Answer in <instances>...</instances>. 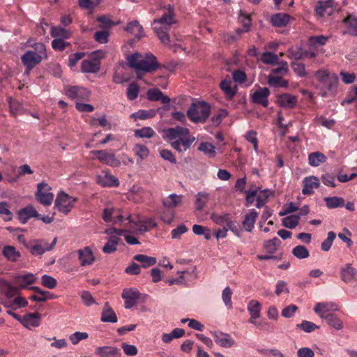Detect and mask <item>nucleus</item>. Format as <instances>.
Returning <instances> with one entry per match:
<instances>
[{
	"label": "nucleus",
	"instance_id": "obj_15",
	"mask_svg": "<svg viewBox=\"0 0 357 357\" xmlns=\"http://www.w3.org/2000/svg\"><path fill=\"white\" fill-rule=\"evenodd\" d=\"M181 265H183V262L180 261V284L188 285V282H192L197 278V268L192 264L188 265L186 268L181 267Z\"/></svg>",
	"mask_w": 357,
	"mask_h": 357
},
{
	"label": "nucleus",
	"instance_id": "obj_24",
	"mask_svg": "<svg viewBox=\"0 0 357 357\" xmlns=\"http://www.w3.org/2000/svg\"><path fill=\"white\" fill-rule=\"evenodd\" d=\"M18 218L22 224H25L31 218H39V213L33 206L29 205L19 211Z\"/></svg>",
	"mask_w": 357,
	"mask_h": 357
},
{
	"label": "nucleus",
	"instance_id": "obj_57",
	"mask_svg": "<svg viewBox=\"0 0 357 357\" xmlns=\"http://www.w3.org/2000/svg\"><path fill=\"white\" fill-rule=\"evenodd\" d=\"M292 254L298 259H303L309 257L310 253L307 248L304 245H297L292 250Z\"/></svg>",
	"mask_w": 357,
	"mask_h": 357
},
{
	"label": "nucleus",
	"instance_id": "obj_22",
	"mask_svg": "<svg viewBox=\"0 0 357 357\" xmlns=\"http://www.w3.org/2000/svg\"><path fill=\"white\" fill-rule=\"evenodd\" d=\"M30 289L38 294V295H32L29 297V299L36 302H45L48 299H54L57 297L50 291L42 290L40 287L36 286L30 287Z\"/></svg>",
	"mask_w": 357,
	"mask_h": 357
},
{
	"label": "nucleus",
	"instance_id": "obj_25",
	"mask_svg": "<svg viewBox=\"0 0 357 357\" xmlns=\"http://www.w3.org/2000/svg\"><path fill=\"white\" fill-rule=\"evenodd\" d=\"M95 354L100 357H118L121 350L115 347H99L96 349Z\"/></svg>",
	"mask_w": 357,
	"mask_h": 357
},
{
	"label": "nucleus",
	"instance_id": "obj_19",
	"mask_svg": "<svg viewBox=\"0 0 357 357\" xmlns=\"http://www.w3.org/2000/svg\"><path fill=\"white\" fill-rule=\"evenodd\" d=\"M97 183L102 187H117L119 185V180L106 171H102L97 176Z\"/></svg>",
	"mask_w": 357,
	"mask_h": 357
},
{
	"label": "nucleus",
	"instance_id": "obj_49",
	"mask_svg": "<svg viewBox=\"0 0 357 357\" xmlns=\"http://www.w3.org/2000/svg\"><path fill=\"white\" fill-rule=\"evenodd\" d=\"M209 198L208 195L207 193L204 192H199L196 195V200H195V208L196 211L201 212L206 204L208 202Z\"/></svg>",
	"mask_w": 357,
	"mask_h": 357
},
{
	"label": "nucleus",
	"instance_id": "obj_34",
	"mask_svg": "<svg viewBox=\"0 0 357 357\" xmlns=\"http://www.w3.org/2000/svg\"><path fill=\"white\" fill-rule=\"evenodd\" d=\"M258 215V213L255 209H252L249 213H247L245 215L242 225L245 231L248 232H251L252 231Z\"/></svg>",
	"mask_w": 357,
	"mask_h": 357
},
{
	"label": "nucleus",
	"instance_id": "obj_35",
	"mask_svg": "<svg viewBox=\"0 0 357 357\" xmlns=\"http://www.w3.org/2000/svg\"><path fill=\"white\" fill-rule=\"evenodd\" d=\"M100 319L102 322L116 323L117 321L116 313L109 306L108 302L105 303Z\"/></svg>",
	"mask_w": 357,
	"mask_h": 357
},
{
	"label": "nucleus",
	"instance_id": "obj_55",
	"mask_svg": "<svg viewBox=\"0 0 357 357\" xmlns=\"http://www.w3.org/2000/svg\"><path fill=\"white\" fill-rule=\"evenodd\" d=\"M328 303H318L314 306V310L322 319L324 316H327L331 312H329Z\"/></svg>",
	"mask_w": 357,
	"mask_h": 357
},
{
	"label": "nucleus",
	"instance_id": "obj_4",
	"mask_svg": "<svg viewBox=\"0 0 357 357\" xmlns=\"http://www.w3.org/2000/svg\"><path fill=\"white\" fill-rule=\"evenodd\" d=\"M56 242V238H54L50 243L45 239L40 238L31 239L28 241L24 240L22 241V244L29 250L31 255L35 257H41L45 252L53 250Z\"/></svg>",
	"mask_w": 357,
	"mask_h": 357
},
{
	"label": "nucleus",
	"instance_id": "obj_61",
	"mask_svg": "<svg viewBox=\"0 0 357 357\" xmlns=\"http://www.w3.org/2000/svg\"><path fill=\"white\" fill-rule=\"evenodd\" d=\"M139 88L137 84L132 82L129 84L127 89V98L130 100H134L138 96Z\"/></svg>",
	"mask_w": 357,
	"mask_h": 357
},
{
	"label": "nucleus",
	"instance_id": "obj_50",
	"mask_svg": "<svg viewBox=\"0 0 357 357\" xmlns=\"http://www.w3.org/2000/svg\"><path fill=\"white\" fill-rule=\"evenodd\" d=\"M299 220V215L294 214L284 218L282 225L284 227L292 229L298 225Z\"/></svg>",
	"mask_w": 357,
	"mask_h": 357
},
{
	"label": "nucleus",
	"instance_id": "obj_52",
	"mask_svg": "<svg viewBox=\"0 0 357 357\" xmlns=\"http://www.w3.org/2000/svg\"><path fill=\"white\" fill-rule=\"evenodd\" d=\"M135 154L137 155L141 160H143L149 155V150L146 145L137 144L132 149Z\"/></svg>",
	"mask_w": 357,
	"mask_h": 357
},
{
	"label": "nucleus",
	"instance_id": "obj_59",
	"mask_svg": "<svg viewBox=\"0 0 357 357\" xmlns=\"http://www.w3.org/2000/svg\"><path fill=\"white\" fill-rule=\"evenodd\" d=\"M154 134L155 132L151 127H143L135 130V136L139 138H151Z\"/></svg>",
	"mask_w": 357,
	"mask_h": 357
},
{
	"label": "nucleus",
	"instance_id": "obj_64",
	"mask_svg": "<svg viewBox=\"0 0 357 357\" xmlns=\"http://www.w3.org/2000/svg\"><path fill=\"white\" fill-rule=\"evenodd\" d=\"M291 68L294 73L301 77H304L307 75V73L305 71V65L302 63H298L296 61H292L291 63Z\"/></svg>",
	"mask_w": 357,
	"mask_h": 357
},
{
	"label": "nucleus",
	"instance_id": "obj_48",
	"mask_svg": "<svg viewBox=\"0 0 357 357\" xmlns=\"http://www.w3.org/2000/svg\"><path fill=\"white\" fill-rule=\"evenodd\" d=\"M120 238L116 236H110L107 243L104 245L102 251L106 254L114 252L117 249V245Z\"/></svg>",
	"mask_w": 357,
	"mask_h": 357
},
{
	"label": "nucleus",
	"instance_id": "obj_53",
	"mask_svg": "<svg viewBox=\"0 0 357 357\" xmlns=\"http://www.w3.org/2000/svg\"><path fill=\"white\" fill-rule=\"evenodd\" d=\"M228 114L229 112L227 109H220L216 114H214L211 119L212 126L215 127L218 126L222 123V119L227 117Z\"/></svg>",
	"mask_w": 357,
	"mask_h": 357
},
{
	"label": "nucleus",
	"instance_id": "obj_33",
	"mask_svg": "<svg viewBox=\"0 0 357 357\" xmlns=\"http://www.w3.org/2000/svg\"><path fill=\"white\" fill-rule=\"evenodd\" d=\"M291 16L286 13H275L271 17V22L273 26L284 27L289 22Z\"/></svg>",
	"mask_w": 357,
	"mask_h": 357
},
{
	"label": "nucleus",
	"instance_id": "obj_31",
	"mask_svg": "<svg viewBox=\"0 0 357 357\" xmlns=\"http://www.w3.org/2000/svg\"><path fill=\"white\" fill-rule=\"evenodd\" d=\"M2 255L11 262H16L21 257L20 252L13 245H5L2 250Z\"/></svg>",
	"mask_w": 357,
	"mask_h": 357
},
{
	"label": "nucleus",
	"instance_id": "obj_7",
	"mask_svg": "<svg viewBox=\"0 0 357 357\" xmlns=\"http://www.w3.org/2000/svg\"><path fill=\"white\" fill-rule=\"evenodd\" d=\"M75 202V199L61 192L57 195L55 200V207L59 211L68 214L73 208Z\"/></svg>",
	"mask_w": 357,
	"mask_h": 357
},
{
	"label": "nucleus",
	"instance_id": "obj_18",
	"mask_svg": "<svg viewBox=\"0 0 357 357\" xmlns=\"http://www.w3.org/2000/svg\"><path fill=\"white\" fill-rule=\"evenodd\" d=\"M77 253L82 266L91 265L96 260L93 251L89 246L78 250Z\"/></svg>",
	"mask_w": 357,
	"mask_h": 357
},
{
	"label": "nucleus",
	"instance_id": "obj_3",
	"mask_svg": "<svg viewBox=\"0 0 357 357\" xmlns=\"http://www.w3.org/2000/svg\"><path fill=\"white\" fill-rule=\"evenodd\" d=\"M211 106L204 100L193 101L186 112L188 119L195 123H204L208 119Z\"/></svg>",
	"mask_w": 357,
	"mask_h": 357
},
{
	"label": "nucleus",
	"instance_id": "obj_51",
	"mask_svg": "<svg viewBox=\"0 0 357 357\" xmlns=\"http://www.w3.org/2000/svg\"><path fill=\"white\" fill-rule=\"evenodd\" d=\"M155 114V112L154 110H143L139 109L138 112L132 113L130 115V117L134 119L135 121L137 119L144 120L146 119L153 118Z\"/></svg>",
	"mask_w": 357,
	"mask_h": 357
},
{
	"label": "nucleus",
	"instance_id": "obj_36",
	"mask_svg": "<svg viewBox=\"0 0 357 357\" xmlns=\"http://www.w3.org/2000/svg\"><path fill=\"white\" fill-rule=\"evenodd\" d=\"M238 20L243 25V29H237L236 32L240 34L243 32H248L252 25V19L250 15L247 14L244 10H241L239 13Z\"/></svg>",
	"mask_w": 357,
	"mask_h": 357
},
{
	"label": "nucleus",
	"instance_id": "obj_42",
	"mask_svg": "<svg viewBox=\"0 0 357 357\" xmlns=\"http://www.w3.org/2000/svg\"><path fill=\"white\" fill-rule=\"evenodd\" d=\"M215 342L222 347L229 348L234 344V341L229 334L215 335Z\"/></svg>",
	"mask_w": 357,
	"mask_h": 357
},
{
	"label": "nucleus",
	"instance_id": "obj_60",
	"mask_svg": "<svg viewBox=\"0 0 357 357\" xmlns=\"http://www.w3.org/2000/svg\"><path fill=\"white\" fill-rule=\"evenodd\" d=\"M0 215L2 216L3 220L10 221L13 218V213L9 209V206L7 202H0Z\"/></svg>",
	"mask_w": 357,
	"mask_h": 357
},
{
	"label": "nucleus",
	"instance_id": "obj_46",
	"mask_svg": "<svg viewBox=\"0 0 357 357\" xmlns=\"http://www.w3.org/2000/svg\"><path fill=\"white\" fill-rule=\"evenodd\" d=\"M50 34L52 37L54 38L55 39H67L69 38L71 35L69 31L61 26L52 27Z\"/></svg>",
	"mask_w": 357,
	"mask_h": 357
},
{
	"label": "nucleus",
	"instance_id": "obj_2",
	"mask_svg": "<svg viewBox=\"0 0 357 357\" xmlns=\"http://www.w3.org/2000/svg\"><path fill=\"white\" fill-rule=\"evenodd\" d=\"M33 50H27L21 56V61L25 67L24 73L29 75L30 72L43 59L47 58L45 45L43 43L30 44Z\"/></svg>",
	"mask_w": 357,
	"mask_h": 357
},
{
	"label": "nucleus",
	"instance_id": "obj_8",
	"mask_svg": "<svg viewBox=\"0 0 357 357\" xmlns=\"http://www.w3.org/2000/svg\"><path fill=\"white\" fill-rule=\"evenodd\" d=\"M160 65L157 61V58L152 53L145 54L142 57V60L139 67V73L143 71L144 73H153L156 71Z\"/></svg>",
	"mask_w": 357,
	"mask_h": 357
},
{
	"label": "nucleus",
	"instance_id": "obj_17",
	"mask_svg": "<svg viewBox=\"0 0 357 357\" xmlns=\"http://www.w3.org/2000/svg\"><path fill=\"white\" fill-rule=\"evenodd\" d=\"M37 277L31 273H27L24 275H17L13 277V283L16 284L19 289H26L28 285L32 284L36 282Z\"/></svg>",
	"mask_w": 357,
	"mask_h": 357
},
{
	"label": "nucleus",
	"instance_id": "obj_9",
	"mask_svg": "<svg viewBox=\"0 0 357 357\" xmlns=\"http://www.w3.org/2000/svg\"><path fill=\"white\" fill-rule=\"evenodd\" d=\"M315 75L318 77V80L327 84V89L330 91H335L338 85V77L335 74H330L325 70H317Z\"/></svg>",
	"mask_w": 357,
	"mask_h": 357
},
{
	"label": "nucleus",
	"instance_id": "obj_56",
	"mask_svg": "<svg viewBox=\"0 0 357 357\" xmlns=\"http://www.w3.org/2000/svg\"><path fill=\"white\" fill-rule=\"evenodd\" d=\"M192 231L196 235H203L206 240H209L211 237L210 229L202 225H194L192 226Z\"/></svg>",
	"mask_w": 357,
	"mask_h": 357
},
{
	"label": "nucleus",
	"instance_id": "obj_37",
	"mask_svg": "<svg viewBox=\"0 0 357 357\" xmlns=\"http://www.w3.org/2000/svg\"><path fill=\"white\" fill-rule=\"evenodd\" d=\"M142 57H143V56L138 52L133 53V54L128 56V57H127L128 66L131 68H133L135 70L137 75V77L139 79L142 78V76H140V73H139V67L140 63L142 60Z\"/></svg>",
	"mask_w": 357,
	"mask_h": 357
},
{
	"label": "nucleus",
	"instance_id": "obj_6",
	"mask_svg": "<svg viewBox=\"0 0 357 357\" xmlns=\"http://www.w3.org/2000/svg\"><path fill=\"white\" fill-rule=\"evenodd\" d=\"M52 188L47 183L44 182L37 185V192H36V200L43 206H50L53 202L54 195L51 192Z\"/></svg>",
	"mask_w": 357,
	"mask_h": 357
},
{
	"label": "nucleus",
	"instance_id": "obj_38",
	"mask_svg": "<svg viewBox=\"0 0 357 357\" xmlns=\"http://www.w3.org/2000/svg\"><path fill=\"white\" fill-rule=\"evenodd\" d=\"M342 22L349 29V33L353 36H357V17L352 14H349L342 20Z\"/></svg>",
	"mask_w": 357,
	"mask_h": 357
},
{
	"label": "nucleus",
	"instance_id": "obj_23",
	"mask_svg": "<svg viewBox=\"0 0 357 357\" xmlns=\"http://www.w3.org/2000/svg\"><path fill=\"white\" fill-rule=\"evenodd\" d=\"M303 188L302 190V193L303 195H312L314 193V188H318L320 185L319 180L317 177L314 176H311L309 177H306L304 178L303 181Z\"/></svg>",
	"mask_w": 357,
	"mask_h": 357
},
{
	"label": "nucleus",
	"instance_id": "obj_62",
	"mask_svg": "<svg viewBox=\"0 0 357 357\" xmlns=\"http://www.w3.org/2000/svg\"><path fill=\"white\" fill-rule=\"evenodd\" d=\"M261 61L265 64L275 65L278 61V56L271 52H265L262 54Z\"/></svg>",
	"mask_w": 357,
	"mask_h": 357
},
{
	"label": "nucleus",
	"instance_id": "obj_47",
	"mask_svg": "<svg viewBox=\"0 0 357 357\" xmlns=\"http://www.w3.org/2000/svg\"><path fill=\"white\" fill-rule=\"evenodd\" d=\"M326 205L328 208H335L344 206V200L339 197H326L324 199Z\"/></svg>",
	"mask_w": 357,
	"mask_h": 357
},
{
	"label": "nucleus",
	"instance_id": "obj_45",
	"mask_svg": "<svg viewBox=\"0 0 357 357\" xmlns=\"http://www.w3.org/2000/svg\"><path fill=\"white\" fill-rule=\"evenodd\" d=\"M326 157L321 152L311 153L308 155L309 164L312 167H317L326 161Z\"/></svg>",
	"mask_w": 357,
	"mask_h": 357
},
{
	"label": "nucleus",
	"instance_id": "obj_13",
	"mask_svg": "<svg viewBox=\"0 0 357 357\" xmlns=\"http://www.w3.org/2000/svg\"><path fill=\"white\" fill-rule=\"evenodd\" d=\"M90 94L91 93L89 90L78 86H68L66 91V95L72 100H88Z\"/></svg>",
	"mask_w": 357,
	"mask_h": 357
},
{
	"label": "nucleus",
	"instance_id": "obj_12",
	"mask_svg": "<svg viewBox=\"0 0 357 357\" xmlns=\"http://www.w3.org/2000/svg\"><path fill=\"white\" fill-rule=\"evenodd\" d=\"M91 153L96 155L98 160L102 163L112 167H119L121 162L118 160L114 153H108L105 150L91 151Z\"/></svg>",
	"mask_w": 357,
	"mask_h": 357
},
{
	"label": "nucleus",
	"instance_id": "obj_29",
	"mask_svg": "<svg viewBox=\"0 0 357 357\" xmlns=\"http://www.w3.org/2000/svg\"><path fill=\"white\" fill-rule=\"evenodd\" d=\"M357 275L356 270L351 266V264H347L345 267L340 270V277L345 283L351 282L356 280Z\"/></svg>",
	"mask_w": 357,
	"mask_h": 357
},
{
	"label": "nucleus",
	"instance_id": "obj_21",
	"mask_svg": "<svg viewBox=\"0 0 357 357\" xmlns=\"http://www.w3.org/2000/svg\"><path fill=\"white\" fill-rule=\"evenodd\" d=\"M41 314L39 312L28 313L23 316L21 324L26 328L38 327L40 324Z\"/></svg>",
	"mask_w": 357,
	"mask_h": 357
},
{
	"label": "nucleus",
	"instance_id": "obj_32",
	"mask_svg": "<svg viewBox=\"0 0 357 357\" xmlns=\"http://www.w3.org/2000/svg\"><path fill=\"white\" fill-rule=\"evenodd\" d=\"M124 30L135 36L137 39H141L144 36L143 27L137 20H133L129 22L124 28Z\"/></svg>",
	"mask_w": 357,
	"mask_h": 357
},
{
	"label": "nucleus",
	"instance_id": "obj_40",
	"mask_svg": "<svg viewBox=\"0 0 357 357\" xmlns=\"http://www.w3.org/2000/svg\"><path fill=\"white\" fill-rule=\"evenodd\" d=\"M133 259L142 264V267L146 268L155 265L157 262L155 257H149L143 254H138L133 257Z\"/></svg>",
	"mask_w": 357,
	"mask_h": 357
},
{
	"label": "nucleus",
	"instance_id": "obj_44",
	"mask_svg": "<svg viewBox=\"0 0 357 357\" xmlns=\"http://www.w3.org/2000/svg\"><path fill=\"white\" fill-rule=\"evenodd\" d=\"M220 88L224 91L228 100H231L236 94V86L234 89H231L229 80H222L220 84Z\"/></svg>",
	"mask_w": 357,
	"mask_h": 357
},
{
	"label": "nucleus",
	"instance_id": "obj_28",
	"mask_svg": "<svg viewBox=\"0 0 357 357\" xmlns=\"http://www.w3.org/2000/svg\"><path fill=\"white\" fill-rule=\"evenodd\" d=\"M196 138L190 134L187 128L180 127V145H183L185 150L189 149Z\"/></svg>",
	"mask_w": 357,
	"mask_h": 357
},
{
	"label": "nucleus",
	"instance_id": "obj_30",
	"mask_svg": "<svg viewBox=\"0 0 357 357\" xmlns=\"http://www.w3.org/2000/svg\"><path fill=\"white\" fill-rule=\"evenodd\" d=\"M146 95L147 98L151 101L160 100L163 104L170 102V98L167 96H165L160 90L156 88L149 89Z\"/></svg>",
	"mask_w": 357,
	"mask_h": 357
},
{
	"label": "nucleus",
	"instance_id": "obj_41",
	"mask_svg": "<svg viewBox=\"0 0 357 357\" xmlns=\"http://www.w3.org/2000/svg\"><path fill=\"white\" fill-rule=\"evenodd\" d=\"M268 84L272 87H282L287 88L289 85V82L283 79L282 77H278L273 74H269L267 77Z\"/></svg>",
	"mask_w": 357,
	"mask_h": 357
},
{
	"label": "nucleus",
	"instance_id": "obj_54",
	"mask_svg": "<svg viewBox=\"0 0 357 357\" xmlns=\"http://www.w3.org/2000/svg\"><path fill=\"white\" fill-rule=\"evenodd\" d=\"M198 150L204 152L209 157L213 158L215 156V146L209 142H202L198 147Z\"/></svg>",
	"mask_w": 357,
	"mask_h": 357
},
{
	"label": "nucleus",
	"instance_id": "obj_39",
	"mask_svg": "<svg viewBox=\"0 0 357 357\" xmlns=\"http://www.w3.org/2000/svg\"><path fill=\"white\" fill-rule=\"evenodd\" d=\"M100 66V61L93 60H84L82 61L81 68L84 73H95L99 71Z\"/></svg>",
	"mask_w": 357,
	"mask_h": 357
},
{
	"label": "nucleus",
	"instance_id": "obj_5",
	"mask_svg": "<svg viewBox=\"0 0 357 357\" xmlns=\"http://www.w3.org/2000/svg\"><path fill=\"white\" fill-rule=\"evenodd\" d=\"M178 203V197L176 194H171L167 197L163 199L162 206L159 210V213L162 220L167 223L170 224L174 218V208Z\"/></svg>",
	"mask_w": 357,
	"mask_h": 357
},
{
	"label": "nucleus",
	"instance_id": "obj_11",
	"mask_svg": "<svg viewBox=\"0 0 357 357\" xmlns=\"http://www.w3.org/2000/svg\"><path fill=\"white\" fill-rule=\"evenodd\" d=\"M270 90L267 87H259L254 93L250 94V101L254 104L262 105L267 107L268 105V96Z\"/></svg>",
	"mask_w": 357,
	"mask_h": 357
},
{
	"label": "nucleus",
	"instance_id": "obj_16",
	"mask_svg": "<svg viewBox=\"0 0 357 357\" xmlns=\"http://www.w3.org/2000/svg\"><path fill=\"white\" fill-rule=\"evenodd\" d=\"M162 138L167 142H172V146L178 151V126L161 130Z\"/></svg>",
	"mask_w": 357,
	"mask_h": 357
},
{
	"label": "nucleus",
	"instance_id": "obj_14",
	"mask_svg": "<svg viewBox=\"0 0 357 357\" xmlns=\"http://www.w3.org/2000/svg\"><path fill=\"white\" fill-rule=\"evenodd\" d=\"M140 292L135 288L124 289L121 297L125 300L124 307L126 309H130L137 303L140 298Z\"/></svg>",
	"mask_w": 357,
	"mask_h": 357
},
{
	"label": "nucleus",
	"instance_id": "obj_20",
	"mask_svg": "<svg viewBox=\"0 0 357 357\" xmlns=\"http://www.w3.org/2000/svg\"><path fill=\"white\" fill-rule=\"evenodd\" d=\"M298 102V98L291 93H282L277 96L276 103L284 108L292 109Z\"/></svg>",
	"mask_w": 357,
	"mask_h": 357
},
{
	"label": "nucleus",
	"instance_id": "obj_43",
	"mask_svg": "<svg viewBox=\"0 0 357 357\" xmlns=\"http://www.w3.org/2000/svg\"><path fill=\"white\" fill-rule=\"evenodd\" d=\"M323 319L326 320L331 327L337 330H340L343 327L342 321L336 314L333 313H330L327 316H324Z\"/></svg>",
	"mask_w": 357,
	"mask_h": 357
},
{
	"label": "nucleus",
	"instance_id": "obj_1",
	"mask_svg": "<svg viewBox=\"0 0 357 357\" xmlns=\"http://www.w3.org/2000/svg\"><path fill=\"white\" fill-rule=\"evenodd\" d=\"M176 22L174 8L170 4L163 10V13L160 17L153 20L151 24L152 28L162 43L165 45L170 44L168 32L171 25Z\"/></svg>",
	"mask_w": 357,
	"mask_h": 357
},
{
	"label": "nucleus",
	"instance_id": "obj_58",
	"mask_svg": "<svg viewBox=\"0 0 357 357\" xmlns=\"http://www.w3.org/2000/svg\"><path fill=\"white\" fill-rule=\"evenodd\" d=\"M281 243L280 240L274 237L273 238L266 241L264 243V247L266 249L269 254H273L277 250V246Z\"/></svg>",
	"mask_w": 357,
	"mask_h": 357
},
{
	"label": "nucleus",
	"instance_id": "obj_10",
	"mask_svg": "<svg viewBox=\"0 0 357 357\" xmlns=\"http://www.w3.org/2000/svg\"><path fill=\"white\" fill-rule=\"evenodd\" d=\"M337 8V3L335 0L319 1L315 7V14L319 17H324V15L331 16Z\"/></svg>",
	"mask_w": 357,
	"mask_h": 357
},
{
	"label": "nucleus",
	"instance_id": "obj_63",
	"mask_svg": "<svg viewBox=\"0 0 357 357\" xmlns=\"http://www.w3.org/2000/svg\"><path fill=\"white\" fill-rule=\"evenodd\" d=\"M335 237H336V234L334 231H329L328 233L327 238L321 243V250L325 252L328 251L331 249L333 242L334 239L335 238Z\"/></svg>",
	"mask_w": 357,
	"mask_h": 357
},
{
	"label": "nucleus",
	"instance_id": "obj_27",
	"mask_svg": "<svg viewBox=\"0 0 357 357\" xmlns=\"http://www.w3.org/2000/svg\"><path fill=\"white\" fill-rule=\"evenodd\" d=\"M248 310L250 315L249 322L255 325H257L255 319L260 317L261 304L255 300H252L248 305Z\"/></svg>",
	"mask_w": 357,
	"mask_h": 357
},
{
	"label": "nucleus",
	"instance_id": "obj_26",
	"mask_svg": "<svg viewBox=\"0 0 357 357\" xmlns=\"http://www.w3.org/2000/svg\"><path fill=\"white\" fill-rule=\"evenodd\" d=\"M0 289L7 298H12L20 291L17 285H12L9 282L0 278Z\"/></svg>",
	"mask_w": 357,
	"mask_h": 357
}]
</instances>
